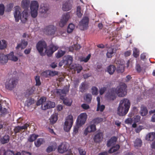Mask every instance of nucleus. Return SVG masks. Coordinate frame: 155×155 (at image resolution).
Returning <instances> with one entry per match:
<instances>
[{
	"label": "nucleus",
	"instance_id": "1",
	"mask_svg": "<svg viewBox=\"0 0 155 155\" xmlns=\"http://www.w3.org/2000/svg\"><path fill=\"white\" fill-rule=\"evenodd\" d=\"M130 106V102L128 99L124 98L121 100L117 108V114L120 116L125 115L129 110Z\"/></svg>",
	"mask_w": 155,
	"mask_h": 155
},
{
	"label": "nucleus",
	"instance_id": "2",
	"mask_svg": "<svg viewBox=\"0 0 155 155\" xmlns=\"http://www.w3.org/2000/svg\"><path fill=\"white\" fill-rule=\"evenodd\" d=\"M127 86L124 83H121L115 88L116 94L119 97H124L127 94Z\"/></svg>",
	"mask_w": 155,
	"mask_h": 155
},
{
	"label": "nucleus",
	"instance_id": "3",
	"mask_svg": "<svg viewBox=\"0 0 155 155\" xmlns=\"http://www.w3.org/2000/svg\"><path fill=\"white\" fill-rule=\"evenodd\" d=\"M17 82V79L14 77L8 78L5 83V87L7 89L12 90L15 87Z\"/></svg>",
	"mask_w": 155,
	"mask_h": 155
},
{
	"label": "nucleus",
	"instance_id": "4",
	"mask_svg": "<svg viewBox=\"0 0 155 155\" xmlns=\"http://www.w3.org/2000/svg\"><path fill=\"white\" fill-rule=\"evenodd\" d=\"M73 124V117L71 115H68L66 118L64 126V129L66 131H69L71 129Z\"/></svg>",
	"mask_w": 155,
	"mask_h": 155
},
{
	"label": "nucleus",
	"instance_id": "5",
	"mask_svg": "<svg viewBox=\"0 0 155 155\" xmlns=\"http://www.w3.org/2000/svg\"><path fill=\"white\" fill-rule=\"evenodd\" d=\"M39 7V5L38 2L36 1H33L31 2V14L33 18L36 17L38 15V10Z\"/></svg>",
	"mask_w": 155,
	"mask_h": 155
},
{
	"label": "nucleus",
	"instance_id": "6",
	"mask_svg": "<svg viewBox=\"0 0 155 155\" xmlns=\"http://www.w3.org/2000/svg\"><path fill=\"white\" fill-rule=\"evenodd\" d=\"M89 18L87 17H83L82 20L79 22V27L81 30L86 29L88 27Z\"/></svg>",
	"mask_w": 155,
	"mask_h": 155
},
{
	"label": "nucleus",
	"instance_id": "7",
	"mask_svg": "<svg viewBox=\"0 0 155 155\" xmlns=\"http://www.w3.org/2000/svg\"><path fill=\"white\" fill-rule=\"evenodd\" d=\"M70 18L69 13L64 14L61 17L59 23V25L61 27H63L67 23Z\"/></svg>",
	"mask_w": 155,
	"mask_h": 155
},
{
	"label": "nucleus",
	"instance_id": "8",
	"mask_svg": "<svg viewBox=\"0 0 155 155\" xmlns=\"http://www.w3.org/2000/svg\"><path fill=\"white\" fill-rule=\"evenodd\" d=\"M87 115L86 113L81 114L78 117L77 120V125L79 126L84 124L87 119Z\"/></svg>",
	"mask_w": 155,
	"mask_h": 155
},
{
	"label": "nucleus",
	"instance_id": "9",
	"mask_svg": "<svg viewBox=\"0 0 155 155\" xmlns=\"http://www.w3.org/2000/svg\"><path fill=\"white\" fill-rule=\"evenodd\" d=\"M46 98L45 97H41L37 102V105L38 106L41 104V108L43 110H46L49 109L47 102L44 103L46 101Z\"/></svg>",
	"mask_w": 155,
	"mask_h": 155
},
{
	"label": "nucleus",
	"instance_id": "10",
	"mask_svg": "<svg viewBox=\"0 0 155 155\" xmlns=\"http://www.w3.org/2000/svg\"><path fill=\"white\" fill-rule=\"evenodd\" d=\"M58 48V47L54 45H51L49 47L45 49V53L48 56H50Z\"/></svg>",
	"mask_w": 155,
	"mask_h": 155
},
{
	"label": "nucleus",
	"instance_id": "11",
	"mask_svg": "<svg viewBox=\"0 0 155 155\" xmlns=\"http://www.w3.org/2000/svg\"><path fill=\"white\" fill-rule=\"evenodd\" d=\"M69 148V144L66 142L62 143L58 147V152L62 153L66 151Z\"/></svg>",
	"mask_w": 155,
	"mask_h": 155
},
{
	"label": "nucleus",
	"instance_id": "12",
	"mask_svg": "<svg viewBox=\"0 0 155 155\" xmlns=\"http://www.w3.org/2000/svg\"><path fill=\"white\" fill-rule=\"evenodd\" d=\"M47 45L43 41H39L36 45V48L38 52L41 54L44 49H46Z\"/></svg>",
	"mask_w": 155,
	"mask_h": 155
},
{
	"label": "nucleus",
	"instance_id": "13",
	"mask_svg": "<svg viewBox=\"0 0 155 155\" xmlns=\"http://www.w3.org/2000/svg\"><path fill=\"white\" fill-rule=\"evenodd\" d=\"M56 31V28L52 25H51L47 26L45 29L44 32L48 35H53Z\"/></svg>",
	"mask_w": 155,
	"mask_h": 155
},
{
	"label": "nucleus",
	"instance_id": "14",
	"mask_svg": "<svg viewBox=\"0 0 155 155\" xmlns=\"http://www.w3.org/2000/svg\"><path fill=\"white\" fill-rule=\"evenodd\" d=\"M29 126V124L26 123L22 126H17L15 127L14 131L15 134L20 132H24Z\"/></svg>",
	"mask_w": 155,
	"mask_h": 155
},
{
	"label": "nucleus",
	"instance_id": "15",
	"mask_svg": "<svg viewBox=\"0 0 155 155\" xmlns=\"http://www.w3.org/2000/svg\"><path fill=\"white\" fill-rule=\"evenodd\" d=\"M68 91L69 90L68 88H65L63 89H57L56 93L58 95L60 96L61 99H63L64 98V97Z\"/></svg>",
	"mask_w": 155,
	"mask_h": 155
},
{
	"label": "nucleus",
	"instance_id": "16",
	"mask_svg": "<svg viewBox=\"0 0 155 155\" xmlns=\"http://www.w3.org/2000/svg\"><path fill=\"white\" fill-rule=\"evenodd\" d=\"M116 94L115 88H113L108 91L106 94V96L110 100H114L116 98Z\"/></svg>",
	"mask_w": 155,
	"mask_h": 155
},
{
	"label": "nucleus",
	"instance_id": "17",
	"mask_svg": "<svg viewBox=\"0 0 155 155\" xmlns=\"http://www.w3.org/2000/svg\"><path fill=\"white\" fill-rule=\"evenodd\" d=\"M103 138V135L102 132L99 131L97 132L94 135L93 139L96 143H99L102 141Z\"/></svg>",
	"mask_w": 155,
	"mask_h": 155
},
{
	"label": "nucleus",
	"instance_id": "18",
	"mask_svg": "<svg viewBox=\"0 0 155 155\" xmlns=\"http://www.w3.org/2000/svg\"><path fill=\"white\" fill-rule=\"evenodd\" d=\"M21 8L19 6H17L15 7L14 15L16 22L18 21L20 19V17L21 14Z\"/></svg>",
	"mask_w": 155,
	"mask_h": 155
},
{
	"label": "nucleus",
	"instance_id": "19",
	"mask_svg": "<svg viewBox=\"0 0 155 155\" xmlns=\"http://www.w3.org/2000/svg\"><path fill=\"white\" fill-rule=\"evenodd\" d=\"M96 130V125L94 124H91L88 126L85 129L84 134L86 135L88 133L93 132Z\"/></svg>",
	"mask_w": 155,
	"mask_h": 155
},
{
	"label": "nucleus",
	"instance_id": "20",
	"mask_svg": "<svg viewBox=\"0 0 155 155\" xmlns=\"http://www.w3.org/2000/svg\"><path fill=\"white\" fill-rule=\"evenodd\" d=\"M72 2L71 1L65 2L63 5L62 9L65 11H68L71 9L72 7Z\"/></svg>",
	"mask_w": 155,
	"mask_h": 155
},
{
	"label": "nucleus",
	"instance_id": "21",
	"mask_svg": "<svg viewBox=\"0 0 155 155\" xmlns=\"http://www.w3.org/2000/svg\"><path fill=\"white\" fill-rule=\"evenodd\" d=\"M116 51V49L113 46L109 48L106 53L107 57L109 58H111L114 53Z\"/></svg>",
	"mask_w": 155,
	"mask_h": 155
},
{
	"label": "nucleus",
	"instance_id": "22",
	"mask_svg": "<svg viewBox=\"0 0 155 155\" xmlns=\"http://www.w3.org/2000/svg\"><path fill=\"white\" fill-rule=\"evenodd\" d=\"M28 16V15L27 12L26 11H24L22 12L21 15V14L20 19L21 20L22 22L25 23L26 22L27 20Z\"/></svg>",
	"mask_w": 155,
	"mask_h": 155
},
{
	"label": "nucleus",
	"instance_id": "23",
	"mask_svg": "<svg viewBox=\"0 0 155 155\" xmlns=\"http://www.w3.org/2000/svg\"><path fill=\"white\" fill-rule=\"evenodd\" d=\"M117 138L115 137H111L107 142V145L108 147L113 146L116 143Z\"/></svg>",
	"mask_w": 155,
	"mask_h": 155
},
{
	"label": "nucleus",
	"instance_id": "24",
	"mask_svg": "<svg viewBox=\"0 0 155 155\" xmlns=\"http://www.w3.org/2000/svg\"><path fill=\"white\" fill-rule=\"evenodd\" d=\"M8 61V57L6 55L0 54V64H4Z\"/></svg>",
	"mask_w": 155,
	"mask_h": 155
},
{
	"label": "nucleus",
	"instance_id": "25",
	"mask_svg": "<svg viewBox=\"0 0 155 155\" xmlns=\"http://www.w3.org/2000/svg\"><path fill=\"white\" fill-rule=\"evenodd\" d=\"M116 69V67L115 66L110 65L107 67V71L110 74L112 75L114 74Z\"/></svg>",
	"mask_w": 155,
	"mask_h": 155
},
{
	"label": "nucleus",
	"instance_id": "26",
	"mask_svg": "<svg viewBox=\"0 0 155 155\" xmlns=\"http://www.w3.org/2000/svg\"><path fill=\"white\" fill-rule=\"evenodd\" d=\"M9 136L8 135H5L1 138L0 141L2 144L7 143L9 140Z\"/></svg>",
	"mask_w": 155,
	"mask_h": 155
},
{
	"label": "nucleus",
	"instance_id": "27",
	"mask_svg": "<svg viewBox=\"0 0 155 155\" xmlns=\"http://www.w3.org/2000/svg\"><path fill=\"white\" fill-rule=\"evenodd\" d=\"M7 56L8 57V60L9 59L14 61H16L18 60L17 57L14 55L13 52H11Z\"/></svg>",
	"mask_w": 155,
	"mask_h": 155
},
{
	"label": "nucleus",
	"instance_id": "28",
	"mask_svg": "<svg viewBox=\"0 0 155 155\" xmlns=\"http://www.w3.org/2000/svg\"><path fill=\"white\" fill-rule=\"evenodd\" d=\"M27 45L28 42L27 41L22 40L21 44L18 45L16 47V48L18 49L20 48L21 49H24L26 47Z\"/></svg>",
	"mask_w": 155,
	"mask_h": 155
},
{
	"label": "nucleus",
	"instance_id": "29",
	"mask_svg": "<svg viewBox=\"0 0 155 155\" xmlns=\"http://www.w3.org/2000/svg\"><path fill=\"white\" fill-rule=\"evenodd\" d=\"M57 120V115L56 114H54L51 116L50 119V123L53 124L56 122Z\"/></svg>",
	"mask_w": 155,
	"mask_h": 155
},
{
	"label": "nucleus",
	"instance_id": "30",
	"mask_svg": "<svg viewBox=\"0 0 155 155\" xmlns=\"http://www.w3.org/2000/svg\"><path fill=\"white\" fill-rule=\"evenodd\" d=\"M57 144L56 143H54L53 145L49 146L47 149V151L50 153L52 151L54 150L57 147Z\"/></svg>",
	"mask_w": 155,
	"mask_h": 155
},
{
	"label": "nucleus",
	"instance_id": "31",
	"mask_svg": "<svg viewBox=\"0 0 155 155\" xmlns=\"http://www.w3.org/2000/svg\"><path fill=\"white\" fill-rule=\"evenodd\" d=\"M155 138V133L151 132L147 135V138L148 140L152 141Z\"/></svg>",
	"mask_w": 155,
	"mask_h": 155
},
{
	"label": "nucleus",
	"instance_id": "32",
	"mask_svg": "<svg viewBox=\"0 0 155 155\" xmlns=\"http://www.w3.org/2000/svg\"><path fill=\"white\" fill-rule=\"evenodd\" d=\"M29 0H23L21 2V6L24 8H26L29 6Z\"/></svg>",
	"mask_w": 155,
	"mask_h": 155
},
{
	"label": "nucleus",
	"instance_id": "33",
	"mask_svg": "<svg viewBox=\"0 0 155 155\" xmlns=\"http://www.w3.org/2000/svg\"><path fill=\"white\" fill-rule=\"evenodd\" d=\"M39 137V135L35 134H33L31 135L28 139V141L30 142H33Z\"/></svg>",
	"mask_w": 155,
	"mask_h": 155
},
{
	"label": "nucleus",
	"instance_id": "34",
	"mask_svg": "<svg viewBox=\"0 0 155 155\" xmlns=\"http://www.w3.org/2000/svg\"><path fill=\"white\" fill-rule=\"evenodd\" d=\"M120 148V146L118 144L116 145L115 146L112 147L108 151L110 153H112L115 152L119 150Z\"/></svg>",
	"mask_w": 155,
	"mask_h": 155
},
{
	"label": "nucleus",
	"instance_id": "35",
	"mask_svg": "<svg viewBox=\"0 0 155 155\" xmlns=\"http://www.w3.org/2000/svg\"><path fill=\"white\" fill-rule=\"evenodd\" d=\"M142 144V140L140 139H137L134 142V146L136 148L140 147Z\"/></svg>",
	"mask_w": 155,
	"mask_h": 155
},
{
	"label": "nucleus",
	"instance_id": "36",
	"mask_svg": "<svg viewBox=\"0 0 155 155\" xmlns=\"http://www.w3.org/2000/svg\"><path fill=\"white\" fill-rule=\"evenodd\" d=\"M44 142V140L41 138L38 139L35 142V144L37 147H40Z\"/></svg>",
	"mask_w": 155,
	"mask_h": 155
},
{
	"label": "nucleus",
	"instance_id": "37",
	"mask_svg": "<svg viewBox=\"0 0 155 155\" xmlns=\"http://www.w3.org/2000/svg\"><path fill=\"white\" fill-rule=\"evenodd\" d=\"M148 113V110L147 108L144 106L141 107L140 114L142 116L146 115Z\"/></svg>",
	"mask_w": 155,
	"mask_h": 155
},
{
	"label": "nucleus",
	"instance_id": "38",
	"mask_svg": "<svg viewBox=\"0 0 155 155\" xmlns=\"http://www.w3.org/2000/svg\"><path fill=\"white\" fill-rule=\"evenodd\" d=\"M92 96L91 94H86L84 98L85 101L88 103H90L91 101Z\"/></svg>",
	"mask_w": 155,
	"mask_h": 155
},
{
	"label": "nucleus",
	"instance_id": "39",
	"mask_svg": "<svg viewBox=\"0 0 155 155\" xmlns=\"http://www.w3.org/2000/svg\"><path fill=\"white\" fill-rule=\"evenodd\" d=\"M124 65L123 64H120L117 65L116 69L117 72L119 73H122L124 71Z\"/></svg>",
	"mask_w": 155,
	"mask_h": 155
},
{
	"label": "nucleus",
	"instance_id": "40",
	"mask_svg": "<svg viewBox=\"0 0 155 155\" xmlns=\"http://www.w3.org/2000/svg\"><path fill=\"white\" fill-rule=\"evenodd\" d=\"M63 101L64 103L67 105L70 106L72 102V101L71 99H68L67 98H64L63 99H61Z\"/></svg>",
	"mask_w": 155,
	"mask_h": 155
},
{
	"label": "nucleus",
	"instance_id": "41",
	"mask_svg": "<svg viewBox=\"0 0 155 155\" xmlns=\"http://www.w3.org/2000/svg\"><path fill=\"white\" fill-rule=\"evenodd\" d=\"M75 26L74 25L71 23L69 24L67 28V31L68 33H70L72 32L74 29L75 28Z\"/></svg>",
	"mask_w": 155,
	"mask_h": 155
},
{
	"label": "nucleus",
	"instance_id": "42",
	"mask_svg": "<svg viewBox=\"0 0 155 155\" xmlns=\"http://www.w3.org/2000/svg\"><path fill=\"white\" fill-rule=\"evenodd\" d=\"M103 119L101 117H97L93 119L92 122L94 124H97L103 121Z\"/></svg>",
	"mask_w": 155,
	"mask_h": 155
},
{
	"label": "nucleus",
	"instance_id": "43",
	"mask_svg": "<svg viewBox=\"0 0 155 155\" xmlns=\"http://www.w3.org/2000/svg\"><path fill=\"white\" fill-rule=\"evenodd\" d=\"M87 89V86L85 83H82L80 86V91L82 92H84L86 89Z\"/></svg>",
	"mask_w": 155,
	"mask_h": 155
},
{
	"label": "nucleus",
	"instance_id": "44",
	"mask_svg": "<svg viewBox=\"0 0 155 155\" xmlns=\"http://www.w3.org/2000/svg\"><path fill=\"white\" fill-rule=\"evenodd\" d=\"M7 45L6 42L5 40L0 41V49H3L5 48Z\"/></svg>",
	"mask_w": 155,
	"mask_h": 155
},
{
	"label": "nucleus",
	"instance_id": "45",
	"mask_svg": "<svg viewBox=\"0 0 155 155\" xmlns=\"http://www.w3.org/2000/svg\"><path fill=\"white\" fill-rule=\"evenodd\" d=\"M91 90L93 95H97L98 94V89L96 87H93Z\"/></svg>",
	"mask_w": 155,
	"mask_h": 155
},
{
	"label": "nucleus",
	"instance_id": "46",
	"mask_svg": "<svg viewBox=\"0 0 155 155\" xmlns=\"http://www.w3.org/2000/svg\"><path fill=\"white\" fill-rule=\"evenodd\" d=\"M65 53V51H63L61 50H59L56 54V57L58 58H60L63 56Z\"/></svg>",
	"mask_w": 155,
	"mask_h": 155
},
{
	"label": "nucleus",
	"instance_id": "47",
	"mask_svg": "<svg viewBox=\"0 0 155 155\" xmlns=\"http://www.w3.org/2000/svg\"><path fill=\"white\" fill-rule=\"evenodd\" d=\"M133 55L135 57L137 58L139 56V51L137 48H134L133 49Z\"/></svg>",
	"mask_w": 155,
	"mask_h": 155
},
{
	"label": "nucleus",
	"instance_id": "48",
	"mask_svg": "<svg viewBox=\"0 0 155 155\" xmlns=\"http://www.w3.org/2000/svg\"><path fill=\"white\" fill-rule=\"evenodd\" d=\"M0 113L2 115L6 114L7 113V109L5 108H3L1 104H0Z\"/></svg>",
	"mask_w": 155,
	"mask_h": 155
},
{
	"label": "nucleus",
	"instance_id": "49",
	"mask_svg": "<svg viewBox=\"0 0 155 155\" xmlns=\"http://www.w3.org/2000/svg\"><path fill=\"white\" fill-rule=\"evenodd\" d=\"M81 7L80 6H78L77 9V16L80 17L82 15V13H81Z\"/></svg>",
	"mask_w": 155,
	"mask_h": 155
},
{
	"label": "nucleus",
	"instance_id": "50",
	"mask_svg": "<svg viewBox=\"0 0 155 155\" xmlns=\"http://www.w3.org/2000/svg\"><path fill=\"white\" fill-rule=\"evenodd\" d=\"M40 11L41 13H46L48 11V8L47 7L43 6L40 8Z\"/></svg>",
	"mask_w": 155,
	"mask_h": 155
},
{
	"label": "nucleus",
	"instance_id": "51",
	"mask_svg": "<svg viewBox=\"0 0 155 155\" xmlns=\"http://www.w3.org/2000/svg\"><path fill=\"white\" fill-rule=\"evenodd\" d=\"M65 61L67 62V63L69 65L71 64L72 62L73 58L72 57L70 56H68L67 57V60Z\"/></svg>",
	"mask_w": 155,
	"mask_h": 155
},
{
	"label": "nucleus",
	"instance_id": "52",
	"mask_svg": "<svg viewBox=\"0 0 155 155\" xmlns=\"http://www.w3.org/2000/svg\"><path fill=\"white\" fill-rule=\"evenodd\" d=\"M105 108V106L104 105H101V104L99 105H97V111H100L102 112L103 111Z\"/></svg>",
	"mask_w": 155,
	"mask_h": 155
},
{
	"label": "nucleus",
	"instance_id": "53",
	"mask_svg": "<svg viewBox=\"0 0 155 155\" xmlns=\"http://www.w3.org/2000/svg\"><path fill=\"white\" fill-rule=\"evenodd\" d=\"M78 150L79 153L80 155H85L86 154V152L85 150L81 148H78Z\"/></svg>",
	"mask_w": 155,
	"mask_h": 155
},
{
	"label": "nucleus",
	"instance_id": "54",
	"mask_svg": "<svg viewBox=\"0 0 155 155\" xmlns=\"http://www.w3.org/2000/svg\"><path fill=\"white\" fill-rule=\"evenodd\" d=\"M36 81V85L39 86L41 84V82L40 79V77L39 76H36L35 77Z\"/></svg>",
	"mask_w": 155,
	"mask_h": 155
},
{
	"label": "nucleus",
	"instance_id": "55",
	"mask_svg": "<svg viewBox=\"0 0 155 155\" xmlns=\"http://www.w3.org/2000/svg\"><path fill=\"white\" fill-rule=\"evenodd\" d=\"M47 103L49 109L53 108L55 106V103L54 102H52L51 101H47Z\"/></svg>",
	"mask_w": 155,
	"mask_h": 155
},
{
	"label": "nucleus",
	"instance_id": "56",
	"mask_svg": "<svg viewBox=\"0 0 155 155\" xmlns=\"http://www.w3.org/2000/svg\"><path fill=\"white\" fill-rule=\"evenodd\" d=\"M3 155H14V153L12 151L7 150L6 151H3Z\"/></svg>",
	"mask_w": 155,
	"mask_h": 155
},
{
	"label": "nucleus",
	"instance_id": "57",
	"mask_svg": "<svg viewBox=\"0 0 155 155\" xmlns=\"http://www.w3.org/2000/svg\"><path fill=\"white\" fill-rule=\"evenodd\" d=\"M76 69L78 73H79L82 69V68L81 65L79 64H76L75 65Z\"/></svg>",
	"mask_w": 155,
	"mask_h": 155
},
{
	"label": "nucleus",
	"instance_id": "58",
	"mask_svg": "<svg viewBox=\"0 0 155 155\" xmlns=\"http://www.w3.org/2000/svg\"><path fill=\"white\" fill-rule=\"evenodd\" d=\"M49 75L51 76H53L58 74V72L56 71H49Z\"/></svg>",
	"mask_w": 155,
	"mask_h": 155
},
{
	"label": "nucleus",
	"instance_id": "59",
	"mask_svg": "<svg viewBox=\"0 0 155 155\" xmlns=\"http://www.w3.org/2000/svg\"><path fill=\"white\" fill-rule=\"evenodd\" d=\"M4 11V6L3 4L0 5V15H2L3 14Z\"/></svg>",
	"mask_w": 155,
	"mask_h": 155
},
{
	"label": "nucleus",
	"instance_id": "60",
	"mask_svg": "<svg viewBox=\"0 0 155 155\" xmlns=\"http://www.w3.org/2000/svg\"><path fill=\"white\" fill-rule=\"evenodd\" d=\"M41 76L45 77H48L49 75V71H47L42 72L41 74Z\"/></svg>",
	"mask_w": 155,
	"mask_h": 155
},
{
	"label": "nucleus",
	"instance_id": "61",
	"mask_svg": "<svg viewBox=\"0 0 155 155\" xmlns=\"http://www.w3.org/2000/svg\"><path fill=\"white\" fill-rule=\"evenodd\" d=\"M34 100L32 98H30L27 100V104L28 106H29L32 104L34 103Z\"/></svg>",
	"mask_w": 155,
	"mask_h": 155
},
{
	"label": "nucleus",
	"instance_id": "62",
	"mask_svg": "<svg viewBox=\"0 0 155 155\" xmlns=\"http://www.w3.org/2000/svg\"><path fill=\"white\" fill-rule=\"evenodd\" d=\"M82 108L84 110H87L90 108L89 106L86 104H83L81 105Z\"/></svg>",
	"mask_w": 155,
	"mask_h": 155
},
{
	"label": "nucleus",
	"instance_id": "63",
	"mask_svg": "<svg viewBox=\"0 0 155 155\" xmlns=\"http://www.w3.org/2000/svg\"><path fill=\"white\" fill-rule=\"evenodd\" d=\"M140 120V117L139 115H137L134 117V120L135 123L139 122Z\"/></svg>",
	"mask_w": 155,
	"mask_h": 155
},
{
	"label": "nucleus",
	"instance_id": "64",
	"mask_svg": "<svg viewBox=\"0 0 155 155\" xmlns=\"http://www.w3.org/2000/svg\"><path fill=\"white\" fill-rule=\"evenodd\" d=\"M106 90V88L105 87H101L99 93L100 95H102Z\"/></svg>",
	"mask_w": 155,
	"mask_h": 155
}]
</instances>
